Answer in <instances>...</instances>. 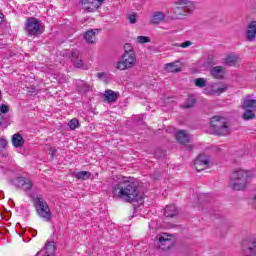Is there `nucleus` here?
<instances>
[{
	"mask_svg": "<svg viewBox=\"0 0 256 256\" xmlns=\"http://www.w3.org/2000/svg\"><path fill=\"white\" fill-rule=\"evenodd\" d=\"M81 5L84 11L93 13V11H97L103 5V0H81Z\"/></svg>",
	"mask_w": 256,
	"mask_h": 256,
	"instance_id": "9d476101",
	"label": "nucleus"
},
{
	"mask_svg": "<svg viewBox=\"0 0 256 256\" xmlns=\"http://www.w3.org/2000/svg\"><path fill=\"white\" fill-rule=\"evenodd\" d=\"M242 109H244V113L242 118L244 121H251V119H255V111H256V100L251 98V94H248L243 102Z\"/></svg>",
	"mask_w": 256,
	"mask_h": 256,
	"instance_id": "39448f33",
	"label": "nucleus"
},
{
	"mask_svg": "<svg viewBox=\"0 0 256 256\" xmlns=\"http://www.w3.org/2000/svg\"><path fill=\"white\" fill-rule=\"evenodd\" d=\"M34 205L39 217L44 219L46 222L51 221L53 214H51V208H49V204L43 200V197L37 196L34 200Z\"/></svg>",
	"mask_w": 256,
	"mask_h": 256,
	"instance_id": "20e7f679",
	"label": "nucleus"
},
{
	"mask_svg": "<svg viewBox=\"0 0 256 256\" xmlns=\"http://www.w3.org/2000/svg\"><path fill=\"white\" fill-rule=\"evenodd\" d=\"M177 213H179V212L177 211V207L175 205H168L164 209L165 217L172 218V217H175V215H177Z\"/></svg>",
	"mask_w": 256,
	"mask_h": 256,
	"instance_id": "4be33fe9",
	"label": "nucleus"
},
{
	"mask_svg": "<svg viewBox=\"0 0 256 256\" xmlns=\"http://www.w3.org/2000/svg\"><path fill=\"white\" fill-rule=\"evenodd\" d=\"M0 127H7V124L5 123V116H3V113L0 112Z\"/></svg>",
	"mask_w": 256,
	"mask_h": 256,
	"instance_id": "e433bc0d",
	"label": "nucleus"
},
{
	"mask_svg": "<svg viewBox=\"0 0 256 256\" xmlns=\"http://www.w3.org/2000/svg\"><path fill=\"white\" fill-rule=\"evenodd\" d=\"M25 29L27 35L37 37L43 33V27H41V22L37 18L30 17L26 20Z\"/></svg>",
	"mask_w": 256,
	"mask_h": 256,
	"instance_id": "0eeeda50",
	"label": "nucleus"
},
{
	"mask_svg": "<svg viewBox=\"0 0 256 256\" xmlns=\"http://www.w3.org/2000/svg\"><path fill=\"white\" fill-rule=\"evenodd\" d=\"M168 73H179L181 72V67H179V62H171L165 65Z\"/></svg>",
	"mask_w": 256,
	"mask_h": 256,
	"instance_id": "aec40b11",
	"label": "nucleus"
},
{
	"mask_svg": "<svg viewBox=\"0 0 256 256\" xmlns=\"http://www.w3.org/2000/svg\"><path fill=\"white\" fill-rule=\"evenodd\" d=\"M76 179H82L83 181L89 179L91 177V172L89 171H80L74 175Z\"/></svg>",
	"mask_w": 256,
	"mask_h": 256,
	"instance_id": "b1692460",
	"label": "nucleus"
},
{
	"mask_svg": "<svg viewBox=\"0 0 256 256\" xmlns=\"http://www.w3.org/2000/svg\"><path fill=\"white\" fill-rule=\"evenodd\" d=\"M176 139H177L178 143H181V145H187V143H189V141H190L189 135L187 134V132H185L183 130H179L176 133Z\"/></svg>",
	"mask_w": 256,
	"mask_h": 256,
	"instance_id": "a211bd4d",
	"label": "nucleus"
},
{
	"mask_svg": "<svg viewBox=\"0 0 256 256\" xmlns=\"http://www.w3.org/2000/svg\"><path fill=\"white\" fill-rule=\"evenodd\" d=\"M137 63V54H123L119 61L116 63V69L125 71L135 67Z\"/></svg>",
	"mask_w": 256,
	"mask_h": 256,
	"instance_id": "423d86ee",
	"label": "nucleus"
},
{
	"mask_svg": "<svg viewBox=\"0 0 256 256\" xmlns=\"http://www.w3.org/2000/svg\"><path fill=\"white\" fill-rule=\"evenodd\" d=\"M0 147H2L3 149H5L7 147V140L4 138L0 139Z\"/></svg>",
	"mask_w": 256,
	"mask_h": 256,
	"instance_id": "4c0bfd02",
	"label": "nucleus"
},
{
	"mask_svg": "<svg viewBox=\"0 0 256 256\" xmlns=\"http://www.w3.org/2000/svg\"><path fill=\"white\" fill-rule=\"evenodd\" d=\"M32 188H33V182H31V180L26 178L25 183L22 186L23 191H30V189Z\"/></svg>",
	"mask_w": 256,
	"mask_h": 256,
	"instance_id": "7c9ffc66",
	"label": "nucleus"
},
{
	"mask_svg": "<svg viewBox=\"0 0 256 256\" xmlns=\"http://www.w3.org/2000/svg\"><path fill=\"white\" fill-rule=\"evenodd\" d=\"M114 197L123 199L126 203H137L141 199L139 187L129 180L120 181L112 188Z\"/></svg>",
	"mask_w": 256,
	"mask_h": 256,
	"instance_id": "f257e3e1",
	"label": "nucleus"
},
{
	"mask_svg": "<svg viewBox=\"0 0 256 256\" xmlns=\"http://www.w3.org/2000/svg\"><path fill=\"white\" fill-rule=\"evenodd\" d=\"M70 57L77 69H83V60L79 58V51H72Z\"/></svg>",
	"mask_w": 256,
	"mask_h": 256,
	"instance_id": "f3484780",
	"label": "nucleus"
},
{
	"mask_svg": "<svg viewBox=\"0 0 256 256\" xmlns=\"http://www.w3.org/2000/svg\"><path fill=\"white\" fill-rule=\"evenodd\" d=\"M195 105V98L193 96H190L186 102L182 105L184 109H191Z\"/></svg>",
	"mask_w": 256,
	"mask_h": 256,
	"instance_id": "cd10ccee",
	"label": "nucleus"
},
{
	"mask_svg": "<svg viewBox=\"0 0 256 256\" xmlns=\"http://www.w3.org/2000/svg\"><path fill=\"white\" fill-rule=\"evenodd\" d=\"M3 23V17H0V25Z\"/></svg>",
	"mask_w": 256,
	"mask_h": 256,
	"instance_id": "a19ab883",
	"label": "nucleus"
},
{
	"mask_svg": "<svg viewBox=\"0 0 256 256\" xmlns=\"http://www.w3.org/2000/svg\"><path fill=\"white\" fill-rule=\"evenodd\" d=\"M194 85L196 87H200V89H203V87H207V79L197 78V79L194 80Z\"/></svg>",
	"mask_w": 256,
	"mask_h": 256,
	"instance_id": "bb28decb",
	"label": "nucleus"
},
{
	"mask_svg": "<svg viewBox=\"0 0 256 256\" xmlns=\"http://www.w3.org/2000/svg\"><path fill=\"white\" fill-rule=\"evenodd\" d=\"M237 56L235 55H229L225 58L226 65H229L230 67H233L237 63Z\"/></svg>",
	"mask_w": 256,
	"mask_h": 256,
	"instance_id": "a878e982",
	"label": "nucleus"
},
{
	"mask_svg": "<svg viewBox=\"0 0 256 256\" xmlns=\"http://www.w3.org/2000/svg\"><path fill=\"white\" fill-rule=\"evenodd\" d=\"M210 129L213 135L223 137L231 133V129L227 124V120L224 117L214 116L210 121Z\"/></svg>",
	"mask_w": 256,
	"mask_h": 256,
	"instance_id": "7ed1b4c3",
	"label": "nucleus"
},
{
	"mask_svg": "<svg viewBox=\"0 0 256 256\" xmlns=\"http://www.w3.org/2000/svg\"><path fill=\"white\" fill-rule=\"evenodd\" d=\"M158 241L159 249L162 251H169L173 245H175V240L173 239V235H169L167 233H162L156 237Z\"/></svg>",
	"mask_w": 256,
	"mask_h": 256,
	"instance_id": "6e6552de",
	"label": "nucleus"
},
{
	"mask_svg": "<svg viewBox=\"0 0 256 256\" xmlns=\"http://www.w3.org/2000/svg\"><path fill=\"white\" fill-rule=\"evenodd\" d=\"M97 31L98 30H88L84 35V39L90 44L95 43V41H97V37L95 36Z\"/></svg>",
	"mask_w": 256,
	"mask_h": 256,
	"instance_id": "412c9836",
	"label": "nucleus"
},
{
	"mask_svg": "<svg viewBox=\"0 0 256 256\" xmlns=\"http://www.w3.org/2000/svg\"><path fill=\"white\" fill-rule=\"evenodd\" d=\"M104 97L108 103H115V101H117V93L113 90H106Z\"/></svg>",
	"mask_w": 256,
	"mask_h": 256,
	"instance_id": "5701e85b",
	"label": "nucleus"
},
{
	"mask_svg": "<svg viewBox=\"0 0 256 256\" xmlns=\"http://www.w3.org/2000/svg\"><path fill=\"white\" fill-rule=\"evenodd\" d=\"M191 45H193V42L185 41L181 44H179V43L174 44V47H182V49H187V47H191Z\"/></svg>",
	"mask_w": 256,
	"mask_h": 256,
	"instance_id": "72a5a7b5",
	"label": "nucleus"
},
{
	"mask_svg": "<svg viewBox=\"0 0 256 256\" xmlns=\"http://www.w3.org/2000/svg\"><path fill=\"white\" fill-rule=\"evenodd\" d=\"M12 145L16 148L23 147V145H25V139H23V136L19 133L14 134L12 136Z\"/></svg>",
	"mask_w": 256,
	"mask_h": 256,
	"instance_id": "6ab92c4d",
	"label": "nucleus"
},
{
	"mask_svg": "<svg viewBox=\"0 0 256 256\" xmlns=\"http://www.w3.org/2000/svg\"><path fill=\"white\" fill-rule=\"evenodd\" d=\"M28 93H37V88H35L34 86H31L28 90Z\"/></svg>",
	"mask_w": 256,
	"mask_h": 256,
	"instance_id": "58836bf2",
	"label": "nucleus"
},
{
	"mask_svg": "<svg viewBox=\"0 0 256 256\" xmlns=\"http://www.w3.org/2000/svg\"><path fill=\"white\" fill-rule=\"evenodd\" d=\"M225 91H227V86L219 87L217 89L213 88V86H210L204 89L205 95H210V96L221 95V93H225Z\"/></svg>",
	"mask_w": 256,
	"mask_h": 256,
	"instance_id": "4468645a",
	"label": "nucleus"
},
{
	"mask_svg": "<svg viewBox=\"0 0 256 256\" xmlns=\"http://www.w3.org/2000/svg\"><path fill=\"white\" fill-rule=\"evenodd\" d=\"M26 180H27V178L18 177L14 180L13 183H14L15 187H18L19 189H23V185Z\"/></svg>",
	"mask_w": 256,
	"mask_h": 256,
	"instance_id": "c85d7f7f",
	"label": "nucleus"
},
{
	"mask_svg": "<svg viewBox=\"0 0 256 256\" xmlns=\"http://www.w3.org/2000/svg\"><path fill=\"white\" fill-rule=\"evenodd\" d=\"M177 5H180L182 7V16L187 17V15H191L193 11H195V3L189 1V0H178Z\"/></svg>",
	"mask_w": 256,
	"mask_h": 256,
	"instance_id": "9b49d317",
	"label": "nucleus"
},
{
	"mask_svg": "<svg viewBox=\"0 0 256 256\" xmlns=\"http://www.w3.org/2000/svg\"><path fill=\"white\" fill-rule=\"evenodd\" d=\"M251 179H255V172L249 170H238L233 173L231 188L233 191H243Z\"/></svg>",
	"mask_w": 256,
	"mask_h": 256,
	"instance_id": "f03ea898",
	"label": "nucleus"
},
{
	"mask_svg": "<svg viewBox=\"0 0 256 256\" xmlns=\"http://www.w3.org/2000/svg\"><path fill=\"white\" fill-rule=\"evenodd\" d=\"M137 43L143 44V43H151V38L147 36H138L136 38Z\"/></svg>",
	"mask_w": 256,
	"mask_h": 256,
	"instance_id": "2f4dec72",
	"label": "nucleus"
},
{
	"mask_svg": "<svg viewBox=\"0 0 256 256\" xmlns=\"http://www.w3.org/2000/svg\"><path fill=\"white\" fill-rule=\"evenodd\" d=\"M242 255L243 256H256V240L249 238L242 242Z\"/></svg>",
	"mask_w": 256,
	"mask_h": 256,
	"instance_id": "1a4fd4ad",
	"label": "nucleus"
},
{
	"mask_svg": "<svg viewBox=\"0 0 256 256\" xmlns=\"http://www.w3.org/2000/svg\"><path fill=\"white\" fill-rule=\"evenodd\" d=\"M163 157H165V152H162Z\"/></svg>",
	"mask_w": 256,
	"mask_h": 256,
	"instance_id": "79ce46f5",
	"label": "nucleus"
},
{
	"mask_svg": "<svg viewBox=\"0 0 256 256\" xmlns=\"http://www.w3.org/2000/svg\"><path fill=\"white\" fill-rule=\"evenodd\" d=\"M79 87L82 93H87L91 91V85H89L88 83L83 82Z\"/></svg>",
	"mask_w": 256,
	"mask_h": 256,
	"instance_id": "473e14b6",
	"label": "nucleus"
},
{
	"mask_svg": "<svg viewBox=\"0 0 256 256\" xmlns=\"http://www.w3.org/2000/svg\"><path fill=\"white\" fill-rule=\"evenodd\" d=\"M214 79H223L225 77V68L223 66H215L211 70Z\"/></svg>",
	"mask_w": 256,
	"mask_h": 256,
	"instance_id": "dca6fc26",
	"label": "nucleus"
},
{
	"mask_svg": "<svg viewBox=\"0 0 256 256\" xmlns=\"http://www.w3.org/2000/svg\"><path fill=\"white\" fill-rule=\"evenodd\" d=\"M256 39V21H251L246 28V41L250 43Z\"/></svg>",
	"mask_w": 256,
	"mask_h": 256,
	"instance_id": "ddd939ff",
	"label": "nucleus"
},
{
	"mask_svg": "<svg viewBox=\"0 0 256 256\" xmlns=\"http://www.w3.org/2000/svg\"><path fill=\"white\" fill-rule=\"evenodd\" d=\"M124 55H136L133 45H131L130 43H126L124 45Z\"/></svg>",
	"mask_w": 256,
	"mask_h": 256,
	"instance_id": "393cba45",
	"label": "nucleus"
},
{
	"mask_svg": "<svg viewBox=\"0 0 256 256\" xmlns=\"http://www.w3.org/2000/svg\"><path fill=\"white\" fill-rule=\"evenodd\" d=\"M0 113L5 115V113H9V106L2 104L0 105Z\"/></svg>",
	"mask_w": 256,
	"mask_h": 256,
	"instance_id": "c9c22d12",
	"label": "nucleus"
},
{
	"mask_svg": "<svg viewBox=\"0 0 256 256\" xmlns=\"http://www.w3.org/2000/svg\"><path fill=\"white\" fill-rule=\"evenodd\" d=\"M163 21H165V13L161 11L154 12L150 19L151 25H159V23H163Z\"/></svg>",
	"mask_w": 256,
	"mask_h": 256,
	"instance_id": "2eb2a0df",
	"label": "nucleus"
},
{
	"mask_svg": "<svg viewBox=\"0 0 256 256\" xmlns=\"http://www.w3.org/2000/svg\"><path fill=\"white\" fill-rule=\"evenodd\" d=\"M68 126L72 131H75L79 127V120L77 118H73L68 122Z\"/></svg>",
	"mask_w": 256,
	"mask_h": 256,
	"instance_id": "c756f323",
	"label": "nucleus"
},
{
	"mask_svg": "<svg viewBox=\"0 0 256 256\" xmlns=\"http://www.w3.org/2000/svg\"><path fill=\"white\" fill-rule=\"evenodd\" d=\"M194 167L196 171H205L207 167H209V157L205 156L204 154H201L195 161H194Z\"/></svg>",
	"mask_w": 256,
	"mask_h": 256,
	"instance_id": "f8f14e48",
	"label": "nucleus"
},
{
	"mask_svg": "<svg viewBox=\"0 0 256 256\" xmlns=\"http://www.w3.org/2000/svg\"><path fill=\"white\" fill-rule=\"evenodd\" d=\"M96 77H98V79H103V77H105V73H97Z\"/></svg>",
	"mask_w": 256,
	"mask_h": 256,
	"instance_id": "ea45409f",
	"label": "nucleus"
},
{
	"mask_svg": "<svg viewBox=\"0 0 256 256\" xmlns=\"http://www.w3.org/2000/svg\"><path fill=\"white\" fill-rule=\"evenodd\" d=\"M128 21L129 23H131L132 25L137 23V15H135V13H132L128 16Z\"/></svg>",
	"mask_w": 256,
	"mask_h": 256,
	"instance_id": "f704fd0d",
	"label": "nucleus"
}]
</instances>
